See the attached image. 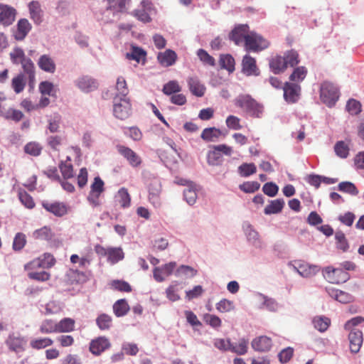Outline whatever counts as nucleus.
I'll return each instance as SVG.
<instances>
[{"label": "nucleus", "instance_id": "f257e3e1", "mask_svg": "<svg viewBox=\"0 0 364 364\" xmlns=\"http://www.w3.org/2000/svg\"><path fill=\"white\" fill-rule=\"evenodd\" d=\"M235 105L253 117H260L263 112V107L250 95H239Z\"/></svg>", "mask_w": 364, "mask_h": 364}, {"label": "nucleus", "instance_id": "f03ea898", "mask_svg": "<svg viewBox=\"0 0 364 364\" xmlns=\"http://www.w3.org/2000/svg\"><path fill=\"white\" fill-rule=\"evenodd\" d=\"M339 97L338 88L332 82L324 81L320 87L321 100L328 106L333 105Z\"/></svg>", "mask_w": 364, "mask_h": 364}, {"label": "nucleus", "instance_id": "7ed1b4c3", "mask_svg": "<svg viewBox=\"0 0 364 364\" xmlns=\"http://www.w3.org/2000/svg\"><path fill=\"white\" fill-rule=\"evenodd\" d=\"M324 278L332 284H342L350 279V274L341 267L328 266L322 269Z\"/></svg>", "mask_w": 364, "mask_h": 364}, {"label": "nucleus", "instance_id": "20e7f679", "mask_svg": "<svg viewBox=\"0 0 364 364\" xmlns=\"http://www.w3.org/2000/svg\"><path fill=\"white\" fill-rule=\"evenodd\" d=\"M269 43L260 35L256 33H250L246 37L245 43V50L247 52L258 53L268 48Z\"/></svg>", "mask_w": 364, "mask_h": 364}, {"label": "nucleus", "instance_id": "39448f33", "mask_svg": "<svg viewBox=\"0 0 364 364\" xmlns=\"http://www.w3.org/2000/svg\"><path fill=\"white\" fill-rule=\"evenodd\" d=\"M114 116L122 120L128 118L132 112V105L129 98H122L116 95L114 98Z\"/></svg>", "mask_w": 364, "mask_h": 364}, {"label": "nucleus", "instance_id": "423d86ee", "mask_svg": "<svg viewBox=\"0 0 364 364\" xmlns=\"http://www.w3.org/2000/svg\"><path fill=\"white\" fill-rule=\"evenodd\" d=\"M105 191V183L100 176H96L90 186V191L87 197V201L93 207L100 205V197Z\"/></svg>", "mask_w": 364, "mask_h": 364}, {"label": "nucleus", "instance_id": "0eeeda50", "mask_svg": "<svg viewBox=\"0 0 364 364\" xmlns=\"http://www.w3.org/2000/svg\"><path fill=\"white\" fill-rule=\"evenodd\" d=\"M117 152L123 156L133 168H139L142 164V159L131 148L122 144L116 146Z\"/></svg>", "mask_w": 364, "mask_h": 364}, {"label": "nucleus", "instance_id": "6e6552de", "mask_svg": "<svg viewBox=\"0 0 364 364\" xmlns=\"http://www.w3.org/2000/svg\"><path fill=\"white\" fill-rule=\"evenodd\" d=\"M284 98L288 103H295L300 98L301 86L297 83L287 82L283 86Z\"/></svg>", "mask_w": 364, "mask_h": 364}, {"label": "nucleus", "instance_id": "1a4fd4ad", "mask_svg": "<svg viewBox=\"0 0 364 364\" xmlns=\"http://www.w3.org/2000/svg\"><path fill=\"white\" fill-rule=\"evenodd\" d=\"M5 343L10 350L15 353H20L25 350L26 341L21 335L11 333L9 335Z\"/></svg>", "mask_w": 364, "mask_h": 364}, {"label": "nucleus", "instance_id": "9d476101", "mask_svg": "<svg viewBox=\"0 0 364 364\" xmlns=\"http://www.w3.org/2000/svg\"><path fill=\"white\" fill-rule=\"evenodd\" d=\"M16 9L7 4H0V24L8 26L15 21Z\"/></svg>", "mask_w": 364, "mask_h": 364}, {"label": "nucleus", "instance_id": "9b49d317", "mask_svg": "<svg viewBox=\"0 0 364 364\" xmlns=\"http://www.w3.org/2000/svg\"><path fill=\"white\" fill-rule=\"evenodd\" d=\"M40 269L42 268L40 267L31 266V262L25 265V269L28 272L27 275L30 279L38 282H46L49 280L50 277V273L44 270H40Z\"/></svg>", "mask_w": 364, "mask_h": 364}, {"label": "nucleus", "instance_id": "f8f14e48", "mask_svg": "<svg viewBox=\"0 0 364 364\" xmlns=\"http://www.w3.org/2000/svg\"><path fill=\"white\" fill-rule=\"evenodd\" d=\"M111 343L109 341L103 336L92 340L90 343V351L95 355H100L107 349L109 348Z\"/></svg>", "mask_w": 364, "mask_h": 364}, {"label": "nucleus", "instance_id": "ddd939ff", "mask_svg": "<svg viewBox=\"0 0 364 364\" xmlns=\"http://www.w3.org/2000/svg\"><path fill=\"white\" fill-rule=\"evenodd\" d=\"M149 200L154 206L161 205L160 194L161 186L158 179H153L149 184Z\"/></svg>", "mask_w": 364, "mask_h": 364}, {"label": "nucleus", "instance_id": "4468645a", "mask_svg": "<svg viewBox=\"0 0 364 364\" xmlns=\"http://www.w3.org/2000/svg\"><path fill=\"white\" fill-rule=\"evenodd\" d=\"M242 71L247 76L259 75V70L257 66L256 60L250 55H245L242 60Z\"/></svg>", "mask_w": 364, "mask_h": 364}, {"label": "nucleus", "instance_id": "2eb2a0df", "mask_svg": "<svg viewBox=\"0 0 364 364\" xmlns=\"http://www.w3.org/2000/svg\"><path fill=\"white\" fill-rule=\"evenodd\" d=\"M249 27L247 25H239L236 26L230 33V39L236 45L246 42V37L249 36Z\"/></svg>", "mask_w": 364, "mask_h": 364}, {"label": "nucleus", "instance_id": "dca6fc26", "mask_svg": "<svg viewBox=\"0 0 364 364\" xmlns=\"http://www.w3.org/2000/svg\"><path fill=\"white\" fill-rule=\"evenodd\" d=\"M294 267L298 273L304 277H311L314 276L318 271L319 267L310 264L304 261H296Z\"/></svg>", "mask_w": 364, "mask_h": 364}, {"label": "nucleus", "instance_id": "f3484780", "mask_svg": "<svg viewBox=\"0 0 364 364\" xmlns=\"http://www.w3.org/2000/svg\"><path fill=\"white\" fill-rule=\"evenodd\" d=\"M349 348L350 352L357 353L359 352L363 341V333L358 329H353L349 335Z\"/></svg>", "mask_w": 364, "mask_h": 364}, {"label": "nucleus", "instance_id": "a211bd4d", "mask_svg": "<svg viewBox=\"0 0 364 364\" xmlns=\"http://www.w3.org/2000/svg\"><path fill=\"white\" fill-rule=\"evenodd\" d=\"M75 83L77 87L85 92H92L98 87L97 80L88 75L79 77Z\"/></svg>", "mask_w": 364, "mask_h": 364}, {"label": "nucleus", "instance_id": "6ab92c4d", "mask_svg": "<svg viewBox=\"0 0 364 364\" xmlns=\"http://www.w3.org/2000/svg\"><path fill=\"white\" fill-rule=\"evenodd\" d=\"M42 205L47 211L53 213L57 217H62L68 213L67 206L63 203L43 202Z\"/></svg>", "mask_w": 364, "mask_h": 364}, {"label": "nucleus", "instance_id": "aec40b11", "mask_svg": "<svg viewBox=\"0 0 364 364\" xmlns=\"http://www.w3.org/2000/svg\"><path fill=\"white\" fill-rule=\"evenodd\" d=\"M66 276L68 282L72 285L84 284L89 279V275L87 273L74 269H70Z\"/></svg>", "mask_w": 364, "mask_h": 364}, {"label": "nucleus", "instance_id": "412c9836", "mask_svg": "<svg viewBox=\"0 0 364 364\" xmlns=\"http://www.w3.org/2000/svg\"><path fill=\"white\" fill-rule=\"evenodd\" d=\"M187 83L191 92L196 97H203L205 92V87L197 77H190Z\"/></svg>", "mask_w": 364, "mask_h": 364}, {"label": "nucleus", "instance_id": "4be33fe9", "mask_svg": "<svg viewBox=\"0 0 364 364\" xmlns=\"http://www.w3.org/2000/svg\"><path fill=\"white\" fill-rule=\"evenodd\" d=\"M55 263V259L50 253L46 252L41 257L31 261V266L40 267L42 269H48Z\"/></svg>", "mask_w": 364, "mask_h": 364}, {"label": "nucleus", "instance_id": "5701e85b", "mask_svg": "<svg viewBox=\"0 0 364 364\" xmlns=\"http://www.w3.org/2000/svg\"><path fill=\"white\" fill-rule=\"evenodd\" d=\"M272 345L271 338L265 336L257 337L252 341V347L257 351H268L270 350Z\"/></svg>", "mask_w": 364, "mask_h": 364}, {"label": "nucleus", "instance_id": "b1692460", "mask_svg": "<svg viewBox=\"0 0 364 364\" xmlns=\"http://www.w3.org/2000/svg\"><path fill=\"white\" fill-rule=\"evenodd\" d=\"M31 29V25L26 18L20 19L17 23V28L14 32V38L17 41H22Z\"/></svg>", "mask_w": 364, "mask_h": 364}, {"label": "nucleus", "instance_id": "393cba45", "mask_svg": "<svg viewBox=\"0 0 364 364\" xmlns=\"http://www.w3.org/2000/svg\"><path fill=\"white\" fill-rule=\"evenodd\" d=\"M157 58L161 65L168 67L175 63L177 55L173 50L168 49L164 53H159Z\"/></svg>", "mask_w": 364, "mask_h": 364}, {"label": "nucleus", "instance_id": "a878e982", "mask_svg": "<svg viewBox=\"0 0 364 364\" xmlns=\"http://www.w3.org/2000/svg\"><path fill=\"white\" fill-rule=\"evenodd\" d=\"M115 198L121 208L125 209L131 205V196L129 193L128 189L122 187L117 191Z\"/></svg>", "mask_w": 364, "mask_h": 364}, {"label": "nucleus", "instance_id": "bb28decb", "mask_svg": "<svg viewBox=\"0 0 364 364\" xmlns=\"http://www.w3.org/2000/svg\"><path fill=\"white\" fill-rule=\"evenodd\" d=\"M38 67L45 72L53 73L55 71V63L48 55H43L38 61Z\"/></svg>", "mask_w": 364, "mask_h": 364}, {"label": "nucleus", "instance_id": "cd10ccee", "mask_svg": "<svg viewBox=\"0 0 364 364\" xmlns=\"http://www.w3.org/2000/svg\"><path fill=\"white\" fill-rule=\"evenodd\" d=\"M328 293L330 296L343 304H347L353 300L351 294L341 290L331 289L328 290Z\"/></svg>", "mask_w": 364, "mask_h": 364}, {"label": "nucleus", "instance_id": "c85d7f7f", "mask_svg": "<svg viewBox=\"0 0 364 364\" xmlns=\"http://www.w3.org/2000/svg\"><path fill=\"white\" fill-rule=\"evenodd\" d=\"M269 67L274 74H279L287 69L285 60L283 57L277 55L269 60Z\"/></svg>", "mask_w": 364, "mask_h": 364}, {"label": "nucleus", "instance_id": "c756f323", "mask_svg": "<svg viewBox=\"0 0 364 364\" xmlns=\"http://www.w3.org/2000/svg\"><path fill=\"white\" fill-rule=\"evenodd\" d=\"M146 53L144 50L137 46H132L131 47V50L129 53H126V58L128 60H133L137 62L138 63L142 61L145 62Z\"/></svg>", "mask_w": 364, "mask_h": 364}, {"label": "nucleus", "instance_id": "7c9ffc66", "mask_svg": "<svg viewBox=\"0 0 364 364\" xmlns=\"http://www.w3.org/2000/svg\"><path fill=\"white\" fill-rule=\"evenodd\" d=\"M31 18L36 23L39 24L42 21L43 11L38 1H33L28 4Z\"/></svg>", "mask_w": 364, "mask_h": 364}, {"label": "nucleus", "instance_id": "2f4dec72", "mask_svg": "<svg viewBox=\"0 0 364 364\" xmlns=\"http://www.w3.org/2000/svg\"><path fill=\"white\" fill-rule=\"evenodd\" d=\"M75 321L71 318H64L57 322L58 333H70L75 330Z\"/></svg>", "mask_w": 364, "mask_h": 364}, {"label": "nucleus", "instance_id": "473e14b6", "mask_svg": "<svg viewBox=\"0 0 364 364\" xmlns=\"http://www.w3.org/2000/svg\"><path fill=\"white\" fill-rule=\"evenodd\" d=\"M284 206V201L283 199L273 200L264 208V213L266 215L277 214L282 210Z\"/></svg>", "mask_w": 364, "mask_h": 364}, {"label": "nucleus", "instance_id": "72a5a7b5", "mask_svg": "<svg viewBox=\"0 0 364 364\" xmlns=\"http://www.w3.org/2000/svg\"><path fill=\"white\" fill-rule=\"evenodd\" d=\"M129 309V305L124 299H119L113 304V311L117 317L125 316Z\"/></svg>", "mask_w": 364, "mask_h": 364}, {"label": "nucleus", "instance_id": "f704fd0d", "mask_svg": "<svg viewBox=\"0 0 364 364\" xmlns=\"http://www.w3.org/2000/svg\"><path fill=\"white\" fill-rule=\"evenodd\" d=\"M308 73L307 68L304 66H299L294 69L292 73L289 76L291 82L300 83L306 77Z\"/></svg>", "mask_w": 364, "mask_h": 364}, {"label": "nucleus", "instance_id": "c9c22d12", "mask_svg": "<svg viewBox=\"0 0 364 364\" xmlns=\"http://www.w3.org/2000/svg\"><path fill=\"white\" fill-rule=\"evenodd\" d=\"M53 344V340L48 337L33 338L30 341V346L35 350H41Z\"/></svg>", "mask_w": 364, "mask_h": 364}, {"label": "nucleus", "instance_id": "e433bc0d", "mask_svg": "<svg viewBox=\"0 0 364 364\" xmlns=\"http://www.w3.org/2000/svg\"><path fill=\"white\" fill-rule=\"evenodd\" d=\"M54 236L51 228L48 226H43V228L35 230L33 232V237L36 240H50Z\"/></svg>", "mask_w": 364, "mask_h": 364}, {"label": "nucleus", "instance_id": "4c0bfd02", "mask_svg": "<svg viewBox=\"0 0 364 364\" xmlns=\"http://www.w3.org/2000/svg\"><path fill=\"white\" fill-rule=\"evenodd\" d=\"M312 323L316 329H317L320 332H325L331 325V320L328 317L326 316H315Z\"/></svg>", "mask_w": 364, "mask_h": 364}, {"label": "nucleus", "instance_id": "58836bf2", "mask_svg": "<svg viewBox=\"0 0 364 364\" xmlns=\"http://www.w3.org/2000/svg\"><path fill=\"white\" fill-rule=\"evenodd\" d=\"M219 64L222 69H225L230 73L235 70V59L230 54L220 55Z\"/></svg>", "mask_w": 364, "mask_h": 364}, {"label": "nucleus", "instance_id": "ea45409f", "mask_svg": "<svg viewBox=\"0 0 364 364\" xmlns=\"http://www.w3.org/2000/svg\"><path fill=\"white\" fill-rule=\"evenodd\" d=\"M198 271L188 265H181L175 272L177 277L183 279L191 278L197 274Z\"/></svg>", "mask_w": 364, "mask_h": 364}, {"label": "nucleus", "instance_id": "a19ab883", "mask_svg": "<svg viewBox=\"0 0 364 364\" xmlns=\"http://www.w3.org/2000/svg\"><path fill=\"white\" fill-rule=\"evenodd\" d=\"M39 331L42 334H50L58 333L57 322L52 319L44 320L39 327Z\"/></svg>", "mask_w": 364, "mask_h": 364}, {"label": "nucleus", "instance_id": "79ce46f5", "mask_svg": "<svg viewBox=\"0 0 364 364\" xmlns=\"http://www.w3.org/2000/svg\"><path fill=\"white\" fill-rule=\"evenodd\" d=\"M221 135V131L215 127L205 128L201 133L200 137L206 141H213Z\"/></svg>", "mask_w": 364, "mask_h": 364}, {"label": "nucleus", "instance_id": "37998d69", "mask_svg": "<svg viewBox=\"0 0 364 364\" xmlns=\"http://www.w3.org/2000/svg\"><path fill=\"white\" fill-rule=\"evenodd\" d=\"M110 288L114 291H118L120 292H126L129 293L132 291V288L131 285L124 281L119 279H114L111 281L109 283Z\"/></svg>", "mask_w": 364, "mask_h": 364}, {"label": "nucleus", "instance_id": "c03bdc74", "mask_svg": "<svg viewBox=\"0 0 364 364\" xmlns=\"http://www.w3.org/2000/svg\"><path fill=\"white\" fill-rule=\"evenodd\" d=\"M96 323L100 330H108L112 324V316L107 314H101L97 317Z\"/></svg>", "mask_w": 364, "mask_h": 364}, {"label": "nucleus", "instance_id": "a18cd8bd", "mask_svg": "<svg viewBox=\"0 0 364 364\" xmlns=\"http://www.w3.org/2000/svg\"><path fill=\"white\" fill-rule=\"evenodd\" d=\"M18 199L22 205L28 209H33L35 207V202L31 195L26 191L19 189L18 192Z\"/></svg>", "mask_w": 364, "mask_h": 364}, {"label": "nucleus", "instance_id": "49530a36", "mask_svg": "<svg viewBox=\"0 0 364 364\" xmlns=\"http://www.w3.org/2000/svg\"><path fill=\"white\" fill-rule=\"evenodd\" d=\"M59 168L64 179L70 178L74 176L73 167L69 157L67 161L60 164Z\"/></svg>", "mask_w": 364, "mask_h": 364}, {"label": "nucleus", "instance_id": "de8ad7c7", "mask_svg": "<svg viewBox=\"0 0 364 364\" xmlns=\"http://www.w3.org/2000/svg\"><path fill=\"white\" fill-rule=\"evenodd\" d=\"M334 151L337 156L346 159L349 155L350 149L343 141H338L334 145Z\"/></svg>", "mask_w": 364, "mask_h": 364}, {"label": "nucleus", "instance_id": "09e8293b", "mask_svg": "<svg viewBox=\"0 0 364 364\" xmlns=\"http://www.w3.org/2000/svg\"><path fill=\"white\" fill-rule=\"evenodd\" d=\"M283 58L285 60L287 68L288 65L290 67H295L299 63V54L294 50L286 52Z\"/></svg>", "mask_w": 364, "mask_h": 364}, {"label": "nucleus", "instance_id": "8fccbe9b", "mask_svg": "<svg viewBox=\"0 0 364 364\" xmlns=\"http://www.w3.org/2000/svg\"><path fill=\"white\" fill-rule=\"evenodd\" d=\"M42 146L39 143L31 141L26 144L23 148L25 153L33 156H38L42 151Z\"/></svg>", "mask_w": 364, "mask_h": 364}, {"label": "nucleus", "instance_id": "3c124183", "mask_svg": "<svg viewBox=\"0 0 364 364\" xmlns=\"http://www.w3.org/2000/svg\"><path fill=\"white\" fill-rule=\"evenodd\" d=\"M256 171L257 168L253 163H244L238 167V172L242 177H248L250 175L255 173Z\"/></svg>", "mask_w": 364, "mask_h": 364}, {"label": "nucleus", "instance_id": "603ef678", "mask_svg": "<svg viewBox=\"0 0 364 364\" xmlns=\"http://www.w3.org/2000/svg\"><path fill=\"white\" fill-rule=\"evenodd\" d=\"M116 89L118 93L116 95L122 98H127V95L129 93V89L126 80L123 77H119L117 80Z\"/></svg>", "mask_w": 364, "mask_h": 364}, {"label": "nucleus", "instance_id": "864d4df0", "mask_svg": "<svg viewBox=\"0 0 364 364\" xmlns=\"http://www.w3.org/2000/svg\"><path fill=\"white\" fill-rule=\"evenodd\" d=\"M216 309L220 313H227L235 309V305L233 301L228 300L226 299H221L215 305Z\"/></svg>", "mask_w": 364, "mask_h": 364}, {"label": "nucleus", "instance_id": "5fc2aeb1", "mask_svg": "<svg viewBox=\"0 0 364 364\" xmlns=\"http://www.w3.org/2000/svg\"><path fill=\"white\" fill-rule=\"evenodd\" d=\"M23 71L28 75L29 80L35 79V67L30 58H26L21 63Z\"/></svg>", "mask_w": 364, "mask_h": 364}, {"label": "nucleus", "instance_id": "6e6d98bb", "mask_svg": "<svg viewBox=\"0 0 364 364\" xmlns=\"http://www.w3.org/2000/svg\"><path fill=\"white\" fill-rule=\"evenodd\" d=\"M181 90V86L176 80H171L163 87V92L166 95L178 93Z\"/></svg>", "mask_w": 364, "mask_h": 364}, {"label": "nucleus", "instance_id": "4d7b16f0", "mask_svg": "<svg viewBox=\"0 0 364 364\" xmlns=\"http://www.w3.org/2000/svg\"><path fill=\"white\" fill-rule=\"evenodd\" d=\"M200 60L204 64L209 66L214 67L215 65V58L210 55L204 49H199L197 52Z\"/></svg>", "mask_w": 364, "mask_h": 364}, {"label": "nucleus", "instance_id": "13d9d810", "mask_svg": "<svg viewBox=\"0 0 364 364\" xmlns=\"http://www.w3.org/2000/svg\"><path fill=\"white\" fill-rule=\"evenodd\" d=\"M130 0H108V9L113 12H122L125 9L126 4Z\"/></svg>", "mask_w": 364, "mask_h": 364}, {"label": "nucleus", "instance_id": "bf43d9fd", "mask_svg": "<svg viewBox=\"0 0 364 364\" xmlns=\"http://www.w3.org/2000/svg\"><path fill=\"white\" fill-rule=\"evenodd\" d=\"M38 89L42 95H55V90L54 85L49 81L41 82L39 84Z\"/></svg>", "mask_w": 364, "mask_h": 364}, {"label": "nucleus", "instance_id": "052dcab7", "mask_svg": "<svg viewBox=\"0 0 364 364\" xmlns=\"http://www.w3.org/2000/svg\"><path fill=\"white\" fill-rule=\"evenodd\" d=\"M207 162L210 166H218L222 162V156L220 153L213 149L208 151L207 154Z\"/></svg>", "mask_w": 364, "mask_h": 364}, {"label": "nucleus", "instance_id": "680f3d73", "mask_svg": "<svg viewBox=\"0 0 364 364\" xmlns=\"http://www.w3.org/2000/svg\"><path fill=\"white\" fill-rule=\"evenodd\" d=\"M338 190L340 191L349 193L352 196H356L358 193V191L355 186L349 181L341 182L338 184Z\"/></svg>", "mask_w": 364, "mask_h": 364}, {"label": "nucleus", "instance_id": "e2e57ef3", "mask_svg": "<svg viewBox=\"0 0 364 364\" xmlns=\"http://www.w3.org/2000/svg\"><path fill=\"white\" fill-rule=\"evenodd\" d=\"M203 321L206 324L214 328H219L222 325L221 319L214 314H205L203 316Z\"/></svg>", "mask_w": 364, "mask_h": 364}, {"label": "nucleus", "instance_id": "0e129e2a", "mask_svg": "<svg viewBox=\"0 0 364 364\" xmlns=\"http://www.w3.org/2000/svg\"><path fill=\"white\" fill-rule=\"evenodd\" d=\"M10 58L14 64L21 63L26 58L24 51L20 48H14L10 53Z\"/></svg>", "mask_w": 364, "mask_h": 364}, {"label": "nucleus", "instance_id": "69168bd1", "mask_svg": "<svg viewBox=\"0 0 364 364\" xmlns=\"http://www.w3.org/2000/svg\"><path fill=\"white\" fill-rule=\"evenodd\" d=\"M11 85L16 93L22 92L26 85L23 75L19 74L16 77H14L12 79Z\"/></svg>", "mask_w": 364, "mask_h": 364}, {"label": "nucleus", "instance_id": "338daca9", "mask_svg": "<svg viewBox=\"0 0 364 364\" xmlns=\"http://www.w3.org/2000/svg\"><path fill=\"white\" fill-rule=\"evenodd\" d=\"M183 196L189 205H193L197 199V193L193 184L183 191Z\"/></svg>", "mask_w": 364, "mask_h": 364}, {"label": "nucleus", "instance_id": "774afa93", "mask_svg": "<svg viewBox=\"0 0 364 364\" xmlns=\"http://www.w3.org/2000/svg\"><path fill=\"white\" fill-rule=\"evenodd\" d=\"M247 341L241 339L238 343L232 344L230 350L238 355H244L247 351Z\"/></svg>", "mask_w": 364, "mask_h": 364}]
</instances>
